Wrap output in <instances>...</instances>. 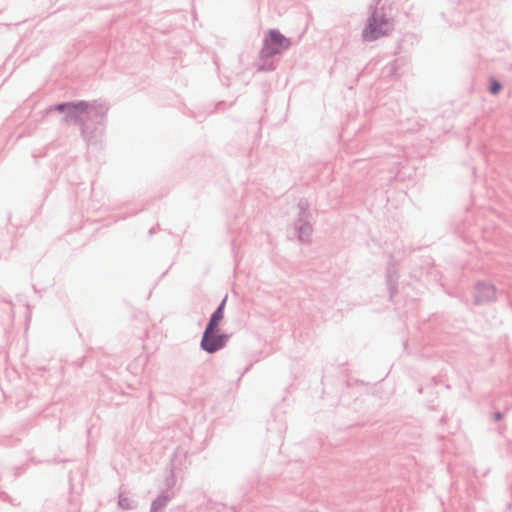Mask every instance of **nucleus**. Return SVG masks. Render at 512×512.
<instances>
[{"mask_svg":"<svg viewBox=\"0 0 512 512\" xmlns=\"http://www.w3.org/2000/svg\"><path fill=\"white\" fill-rule=\"evenodd\" d=\"M288 46V42L284 36L276 31H270L268 37L265 40L262 54L264 57H269L276 53L281 52Z\"/></svg>","mask_w":512,"mask_h":512,"instance_id":"nucleus-3","label":"nucleus"},{"mask_svg":"<svg viewBox=\"0 0 512 512\" xmlns=\"http://www.w3.org/2000/svg\"><path fill=\"white\" fill-rule=\"evenodd\" d=\"M67 108L70 113L84 112L87 109V104L80 102L75 105H64L60 106L59 109Z\"/></svg>","mask_w":512,"mask_h":512,"instance_id":"nucleus-6","label":"nucleus"},{"mask_svg":"<svg viewBox=\"0 0 512 512\" xmlns=\"http://www.w3.org/2000/svg\"><path fill=\"white\" fill-rule=\"evenodd\" d=\"M476 289V301L478 303L492 301L496 297L495 289L491 285L479 284Z\"/></svg>","mask_w":512,"mask_h":512,"instance_id":"nucleus-4","label":"nucleus"},{"mask_svg":"<svg viewBox=\"0 0 512 512\" xmlns=\"http://www.w3.org/2000/svg\"><path fill=\"white\" fill-rule=\"evenodd\" d=\"M226 303V298L222 301L218 309L213 313L211 316V319L207 325L208 330H218V327L223 319L224 313V306Z\"/></svg>","mask_w":512,"mask_h":512,"instance_id":"nucleus-5","label":"nucleus"},{"mask_svg":"<svg viewBox=\"0 0 512 512\" xmlns=\"http://www.w3.org/2000/svg\"><path fill=\"white\" fill-rule=\"evenodd\" d=\"M391 28L392 25L387 19L374 14L363 31V37L368 41L376 40L381 36L387 35Z\"/></svg>","mask_w":512,"mask_h":512,"instance_id":"nucleus-1","label":"nucleus"},{"mask_svg":"<svg viewBox=\"0 0 512 512\" xmlns=\"http://www.w3.org/2000/svg\"><path fill=\"white\" fill-rule=\"evenodd\" d=\"M228 339V335L219 334L218 330H208L206 327L202 340L201 347L208 353H213L223 348Z\"/></svg>","mask_w":512,"mask_h":512,"instance_id":"nucleus-2","label":"nucleus"},{"mask_svg":"<svg viewBox=\"0 0 512 512\" xmlns=\"http://www.w3.org/2000/svg\"><path fill=\"white\" fill-rule=\"evenodd\" d=\"M500 88H501V85L496 81V80H492L491 82V92L493 94H496L500 91Z\"/></svg>","mask_w":512,"mask_h":512,"instance_id":"nucleus-7","label":"nucleus"}]
</instances>
